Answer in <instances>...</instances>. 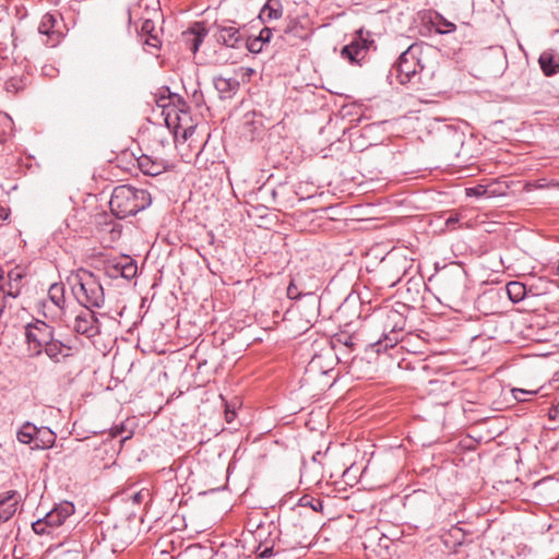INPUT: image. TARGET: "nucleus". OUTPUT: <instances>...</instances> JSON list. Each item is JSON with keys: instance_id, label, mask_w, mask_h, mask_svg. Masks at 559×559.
<instances>
[{"instance_id": "1", "label": "nucleus", "mask_w": 559, "mask_h": 559, "mask_svg": "<svg viewBox=\"0 0 559 559\" xmlns=\"http://www.w3.org/2000/svg\"><path fill=\"white\" fill-rule=\"evenodd\" d=\"M423 51L421 45H411L392 67L391 75H395L401 84H409L414 88L425 85L432 71L423 63Z\"/></svg>"}, {"instance_id": "2", "label": "nucleus", "mask_w": 559, "mask_h": 559, "mask_svg": "<svg viewBox=\"0 0 559 559\" xmlns=\"http://www.w3.org/2000/svg\"><path fill=\"white\" fill-rule=\"evenodd\" d=\"M68 282L72 295L86 309L102 308L105 304V293L99 278L88 270L79 269Z\"/></svg>"}, {"instance_id": "3", "label": "nucleus", "mask_w": 559, "mask_h": 559, "mask_svg": "<svg viewBox=\"0 0 559 559\" xmlns=\"http://www.w3.org/2000/svg\"><path fill=\"white\" fill-rule=\"evenodd\" d=\"M151 202V194L145 189L122 185L112 190L109 206L111 213L122 219L145 210Z\"/></svg>"}, {"instance_id": "4", "label": "nucleus", "mask_w": 559, "mask_h": 559, "mask_svg": "<svg viewBox=\"0 0 559 559\" xmlns=\"http://www.w3.org/2000/svg\"><path fill=\"white\" fill-rule=\"evenodd\" d=\"M75 511V507L70 501L57 503L44 518L38 519L32 524V528L37 535H48L53 528L64 524Z\"/></svg>"}, {"instance_id": "5", "label": "nucleus", "mask_w": 559, "mask_h": 559, "mask_svg": "<svg viewBox=\"0 0 559 559\" xmlns=\"http://www.w3.org/2000/svg\"><path fill=\"white\" fill-rule=\"evenodd\" d=\"M55 336V328L45 321L35 320L25 325V340L27 352L31 357H38L43 354L44 346Z\"/></svg>"}, {"instance_id": "6", "label": "nucleus", "mask_w": 559, "mask_h": 559, "mask_svg": "<svg viewBox=\"0 0 559 559\" xmlns=\"http://www.w3.org/2000/svg\"><path fill=\"white\" fill-rule=\"evenodd\" d=\"M287 297L289 299L298 300L297 308L301 311L305 310L307 323L314 320L319 312L320 299L312 292H305L304 286L298 283L297 278H292L287 287Z\"/></svg>"}, {"instance_id": "7", "label": "nucleus", "mask_w": 559, "mask_h": 559, "mask_svg": "<svg viewBox=\"0 0 559 559\" xmlns=\"http://www.w3.org/2000/svg\"><path fill=\"white\" fill-rule=\"evenodd\" d=\"M372 44L370 33L360 28L355 33L353 40L342 48L341 55L352 63H359Z\"/></svg>"}, {"instance_id": "8", "label": "nucleus", "mask_w": 559, "mask_h": 559, "mask_svg": "<svg viewBox=\"0 0 559 559\" xmlns=\"http://www.w3.org/2000/svg\"><path fill=\"white\" fill-rule=\"evenodd\" d=\"M280 540L289 548L304 546L307 542L306 528L301 523L285 520L280 530Z\"/></svg>"}, {"instance_id": "9", "label": "nucleus", "mask_w": 559, "mask_h": 559, "mask_svg": "<svg viewBox=\"0 0 559 559\" xmlns=\"http://www.w3.org/2000/svg\"><path fill=\"white\" fill-rule=\"evenodd\" d=\"M73 330L81 335L92 338L100 333V324L92 309L81 310L74 318Z\"/></svg>"}, {"instance_id": "10", "label": "nucleus", "mask_w": 559, "mask_h": 559, "mask_svg": "<svg viewBox=\"0 0 559 559\" xmlns=\"http://www.w3.org/2000/svg\"><path fill=\"white\" fill-rule=\"evenodd\" d=\"M214 26L217 29L215 37L219 44L230 48H239L243 44L245 37L236 26H224L217 23Z\"/></svg>"}, {"instance_id": "11", "label": "nucleus", "mask_w": 559, "mask_h": 559, "mask_svg": "<svg viewBox=\"0 0 559 559\" xmlns=\"http://www.w3.org/2000/svg\"><path fill=\"white\" fill-rule=\"evenodd\" d=\"M21 497L15 490L0 493V525L10 521L17 511Z\"/></svg>"}, {"instance_id": "12", "label": "nucleus", "mask_w": 559, "mask_h": 559, "mask_svg": "<svg viewBox=\"0 0 559 559\" xmlns=\"http://www.w3.org/2000/svg\"><path fill=\"white\" fill-rule=\"evenodd\" d=\"M331 349L314 355L309 361L306 371L310 374H328L333 370L334 360Z\"/></svg>"}, {"instance_id": "13", "label": "nucleus", "mask_w": 559, "mask_h": 559, "mask_svg": "<svg viewBox=\"0 0 559 559\" xmlns=\"http://www.w3.org/2000/svg\"><path fill=\"white\" fill-rule=\"evenodd\" d=\"M43 353H45L52 362L60 364L73 355V348L53 336L52 340L44 346Z\"/></svg>"}, {"instance_id": "14", "label": "nucleus", "mask_w": 559, "mask_h": 559, "mask_svg": "<svg viewBox=\"0 0 559 559\" xmlns=\"http://www.w3.org/2000/svg\"><path fill=\"white\" fill-rule=\"evenodd\" d=\"M278 32H281V38L289 45H297L299 40H304L308 36L307 29L295 19L287 21Z\"/></svg>"}, {"instance_id": "15", "label": "nucleus", "mask_w": 559, "mask_h": 559, "mask_svg": "<svg viewBox=\"0 0 559 559\" xmlns=\"http://www.w3.org/2000/svg\"><path fill=\"white\" fill-rule=\"evenodd\" d=\"M455 385L451 378L435 379L429 381V393L433 395H441L438 402L447 404L454 393Z\"/></svg>"}, {"instance_id": "16", "label": "nucleus", "mask_w": 559, "mask_h": 559, "mask_svg": "<svg viewBox=\"0 0 559 559\" xmlns=\"http://www.w3.org/2000/svg\"><path fill=\"white\" fill-rule=\"evenodd\" d=\"M57 23V14L46 13L43 15L38 25V32L48 37L50 40V46L52 47L57 45L61 36V33L55 29Z\"/></svg>"}, {"instance_id": "17", "label": "nucleus", "mask_w": 559, "mask_h": 559, "mask_svg": "<svg viewBox=\"0 0 559 559\" xmlns=\"http://www.w3.org/2000/svg\"><path fill=\"white\" fill-rule=\"evenodd\" d=\"M385 326L390 328V333L393 336L385 335L384 347H393L394 344L399 341L396 333L403 331L405 326V319L397 311H390L388 314V323Z\"/></svg>"}, {"instance_id": "18", "label": "nucleus", "mask_w": 559, "mask_h": 559, "mask_svg": "<svg viewBox=\"0 0 559 559\" xmlns=\"http://www.w3.org/2000/svg\"><path fill=\"white\" fill-rule=\"evenodd\" d=\"M138 166L144 175L157 176L166 169V162L162 158L142 155L138 158Z\"/></svg>"}, {"instance_id": "19", "label": "nucleus", "mask_w": 559, "mask_h": 559, "mask_svg": "<svg viewBox=\"0 0 559 559\" xmlns=\"http://www.w3.org/2000/svg\"><path fill=\"white\" fill-rule=\"evenodd\" d=\"M331 352L334 350V357L342 360V355L349 354L355 349V342L352 335H336L332 341Z\"/></svg>"}, {"instance_id": "20", "label": "nucleus", "mask_w": 559, "mask_h": 559, "mask_svg": "<svg viewBox=\"0 0 559 559\" xmlns=\"http://www.w3.org/2000/svg\"><path fill=\"white\" fill-rule=\"evenodd\" d=\"M66 288L62 283H53L48 289V301L44 302V308L48 307V302L53 305L61 313L66 307Z\"/></svg>"}, {"instance_id": "21", "label": "nucleus", "mask_w": 559, "mask_h": 559, "mask_svg": "<svg viewBox=\"0 0 559 559\" xmlns=\"http://www.w3.org/2000/svg\"><path fill=\"white\" fill-rule=\"evenodd\" d=\"M141 36L144 37L143 45L158 49L162 45V40L158 37V34L155 29V23L147 19L143 21L141 25Z\"/></svg>"}, {"instance_id": "22", "label": "nucleus", "mask_w": 559, "mask_h": 559, "mask_svg": "<svg viewBox=\"0 0 559 559\" xmlns=\"http://www.w3.org/2000/svg\"><path fill=\"white\" fill-rule=\"evenodd\" d=\"M37 426L31 421H25L16 432L19 442L28 444L35 450V438L37 437Z\"/></svg>"}, {"instance_id": "23", "label": "nucleus", "mask_w": 559, "mask_h": 559, "mask_svg": "<svg viewBox=\"0 0 559 559\" xmlns=\"http://www.w3.org/2000/svg\"><path fill=\"white\" fill-rule=\"evenodd\" d=\"M56 442V433L48 427H38L37 437L35 438V450H45L53 447Z\"/></svg>"}, {"instance_id": "24", "label": "nucleus", "mask_w": 559, "mask_h": 559, "mask_svg": "<svg viewBox=\"0 0 559 559\" xmlns=\"http://www.w3.org/2000/svg\"><path fill=\"white\" fill-rule=\"evenodd\" d=\"M502 193L503 192L497 188V183H493V182H491L489 185H477L475 187L466 189V195L476 197V198H480V197L491 198V197H495L497 194H502Z\"/></svg>"}, {"instance_id": "25", "label": "nucleus", "mask_w": 559, "mask_h": 559, "mask_svg": "<svg viewBox=\"0 0 559 559\" xmlns=\"http://www.w3.org/2000/svg\"><path fill=\"white\" fill-rule=\"evenodd\" d=\"M283 7L278 0H267L260 12L262 21L277 20L282 17Z\"/></svg>"}, {"instance_id": "26", "label": "nucleus", "mask_w": 559, "mask_h": 559, "mask_svg": "<svg viewBox=\"0 0 559 559\" xmlns=\"http://www.w3.org/2000/svg\"><path fill=\"white\" fill-rule=\"evenodd\" d=\"M214 86L222 97H230L238 87V82L235 79H226L217 76L214 79Z\"/></svg>"}, {"instance_id": "27", "label": "nucleus", "mask_w": 559, "mask_h": 559, "mask_svg": "<svg viewBox=\"0 0 559 559\" xmlns=\"http://www.w3.org/2000/svg\"><path fill=\"white\" fill-rule=\"evenodd\" d=\"M23 278V274L19 269L11 270L8 273L9 280V290L4 292L5 295L12 298H16L21 292V281Z\"/></svg>"}, {"instance_id": "28", "label": "nucleus", "mask_w": 559, "mask_h": 559, "mask_svg": "<svg viewBox=\"0 0 559 559\" xmlns=\"http://www.w3.org/2000/svg\"><path fill=\"white\" fill-rule=\"evenodd\" d=\"M150 135L152 145L156 148L158 146L165 147L170 144V131L167 127H157L150 133Z\"/></svg>"}, {"instance_id": "29", "label": "nucleus", "mask_w": 559, "mask_h": 559, "mask_svg": "<svg viewBox=\"0 0 559 559\" xmlns=\"http://www.w3.org/2000/svg\"><path fill=\"white\" fill-rule=\"evenodd\" d=\"M506 289L512 302H519L523 300L527 294L526 284L520 282H510Z\"/></svg>"}, {"instance_id": "30", "label": "nucleus", "mask_w": 559, "mask_h": 559, "mask_svg": "<svg viewBox=\"0 0 559 559\" xmlns=\"http://www.w3.org/2000/svg\"><path fill=\"white\" fill-rule=\"evenodd\" d=\"M538 62L544 74L547 76H550L559 71V64L555 62L554 57L549 53H542Z\"/></svg>"}, {"instance_id": "31", "label": "nucleus", "mask_w": 559, "mask_h": 559, "mask_svg": "<svg viewBox=\"0 0 559 559\" xmlns=\"http://www.w3.org/2000/svg\"><path fill=\"white\" fill-rule=\"evenodd\" d=\"M120 269H122V278L131 280L138 273V265L133 259H131L128 255L121 257V265Z\"/></svg>"}, {"instance_id": "32", "label": "nucleus", "mask_w": 559, "mask_h": 559, "mask_svg": "<svg viewBox=\"0 0 559 559\" xmlns=\"http://www.w3.org/2000/svg\"><path fill=\"white\" fill-rule=\"evenodd\" d=\"M298 507L310 508L314 512H321L323 510V501L310 495H304L298 501Z\"/></svg>"}, {"instance_id": "33", "label": "nucleus", "mask_w": 559, "mask_h": 559, "mask_svg": "<svg viewBox=\"0 0 559 559\" xmlns=\"http://www.w3.org/2000/svg\"><path fill=\"white\" fill-rule=\"evenodd\" d=\"M13 129V121L11 117L0 111V143H3L8 135L12 132Z\"/></svg>"}, {"instance_id": "34", "label": "nucleus", "mask_w": 559, "mask_h": 559, "mask_svg": "<svg viewBox=\"0 0 559 559\" xmlns=\"http://www.w3.org/2000/svg\"><path fill=\"white\" fill-rule=\"evenodd\" d=\"M191 33L194 35L192 51H198L200 45L202 44L204 37L207 35V29L203 26V24L198 23L192 29Z\"/></svg>"}, {"instance_id": "35", "label": "nucleus", "mask_w": 559, "mask_h": 559, "mask_svg": "<svg viewBox=\"0 0 559 559\" xmlns=\"http://www.w3.org/2000/svg\"><path fill=\"white\" fill-rule=\"evenodd\" d=\"M121 257L118 259L109 260L105 265V272L110 278L122 277Z\"/></svg>"}, {"instance_id": "36", "label": "nucleus", "mask_w": 559, "mask_h": 559, "mask_svg": "<svg viewBox=\"0 0 559 559\" xmlns=\"http://www.w3.org/2000/svg\"><path fill=\"white\" fill-rule=\"evenodd\" d=\"M8 13L0 17V40H4L8 37H13L14 26L9 21Z\"/></svg>"}, {"instance_id": "37", "label": "nucleus", "mask_w": 559, "mask_h": 559, "mask_svg": "<svg viewBox=\"0 0 559 559\" xmlns=\"http://www.w3.org/2000/svg\"><path fill=\"white\" fill-rule=\"evenodd\" d=\"M110 436H111V438H117V437L121 436L120 442L123 443L124 441L132 438L133 431L127 430L124 424H120V425H116L110 428Z\"/></svg>"}, {"instance_id": "38", "label": "nucleus", "mask_w": 559, "mask_h": 559, "mask_svg": "<svg viewBox=\"0 0 559 559\" xmlns=\"http://www.w3.org/2000/svg\"><path fill=\"white\" fill-rule=\"evenodd\" d=\"M246 46V48L252 52V53H258L262 50V47H263V44L255 37V38H249V39H245L243 44Z\"/></svg>"}, {"instance_id": "39", "label": "nucleus", "mask_w": 559, "mask_h": 559, "mask_svg": "<svg viewBox=\"0 0 559 559\" xmlns=\"http://www.w3.org/2000/svg\"><path fill=\"white\" fill-rule=\"evenodd\" d=\"M456 28L455 24L442 19L441 23L438 25V32L441 34H449L454 32Z\"/></svg>"}, {"instance_id": "40", "label": "nucleus", "mask_w": 559, "mask_h": 559, "mask_svg": "<svg viewBox=\"0 0 559 559\" xmlns=\"http://www.w3.org/2000/svg\"><path fill=\"white\" fill-rule=\"evenodd\" d=\"M5 88L8 92L17 93L22 88L21 80L14 78L10 79L5 82Z\"/></svg>"}, {"instance_id": "41", "label": "nucleus", "mask_w": 559, "mask_h": 559, "mask_svg": "<svg viewBox=\"0 0 559 559\" xmlns=\"http://www.w3.org/2000/svg\"><path fill=\"white\" fill-rule=\"evenodd\" d=\"M273 28L270 27H263L260 31L259 36L257 37L262 44L269 43L271 40Z\"/></svg>"}, {"instance_id": "42", "label": "nucleus", "mask_w": 559, "mask_h": 559, "mask_svg": "<svg viewBox=\"0 0 559 559\" xmlns=\"http://www.w3.org/2000/svg\"><path fill=\"white\" fill-rule=\"evenodd\" d=\"M526 394L534 395L536 394V391H525L523 389L513 390V396L520 402L526 401V399L524 397V395Z\"/></svg>"}, {"instance_id": "43", "label": "nucleus", "mask_w": 559, "mask_h": 559, "mask_svg": "<svg viewBox=\"0 0 559 559\" xmlns=\"http://www.w3.org/2000/svg\"><path fill=\"white\" fill-rule=\"evenodd\" d=\"M236 418V412L234 408H230V406L228 404H226V408H225V419L227 423H231L234 421V419Z\"/></svg>"}, {"instance_id": "44", "label": "nucleus", "mask_w": 559, "mask_h": 559, "mask_svg": "<svg viewBox=\"0 0 559 559\" xmlns=\"http://www.w3.org/2000/svg\"><path fill=\"white\" fill-rule=\"evenodd\" d=\"M459 222V216L457 215H451L449 216L447 219H445V226L447 228L449 229H454L455 228V224Z\"/></svg>"}, {"instance_id": "45", "label": "nucleus", "mask_w": 559, "mask_h": 559, "mask_svg": "<svg viewBox=\"0 0 559 559\" xmlns=\"http://www.w3.org/2000/svg\"><path fill=\"white\" fill-rule=\"evenodd\" d=\"M143 498H144L143 491H138L131 496L132 502L136 503V504L141 503Z\"/></svg>"}, {"instance_id": "46", "label": "nucleus", "mask_w": 559, "mask_h": 559, "mask_svg": "<svg viewBox=\"0 0 559 559\" xmlns=\"http://www.w3.org/2000/svg\"><path fill=\"white\" fill-rule=\"evenodd\" d=\"M550 419H557L559 417V402L549 409Z\"/></svg>"}, {"instance_id": "47", "label": "nucleus", "mask_w": 559, "mask_h": 559, "mask_svg": "<svg viewBox=\"0 0 559 559\" xmlns=\"http://www.w3.org/2000/svg\"><path fill=\"white\" fill-rule=\"evenodd\" d=\"M273 555V547H265L260 554L259 556L261 558H269Z\"/></svg>"}, {"instance_id": "48", "label": "nucleus", "mask_w": 559, "mask_h": 559, "mask_svg": "<svg viewBox=\"0 0 559 559\" xmlns=\"http://www.w3.org/2000/svg\"><path fill=\"white\" fill-rule=\"evenodd\" d=\"M192 97H193V100L195 102V104H197L198 106H200V105H201V103L203 102V95H202V93H201V92H199V91H194V93H193Z\"/></svg>"}, {"instance_id": "49", "label": "nucleus", "mask_w": 559, "mask_h": 559, "mask_svg": "<svg viewBox=\"0 0 559 559\" xmlns=\"http://www.w3.org/2000/svg\"><path fill=\"white\" fill-rule=\"evenodd\" d=\"M538 282H540V284H547V282H544L542 278H538Z\"/></svg>"}]
</instances>
